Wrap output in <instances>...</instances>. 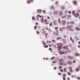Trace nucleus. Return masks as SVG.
<instances>
[{"instance_id":"obj_1","label":"nucleus","mask_w":80,"mask_h":80,"mask_svg":"<svg viewBox=\"0 0 80 80\" xmlns=\"http://www.w3.org/2000/svg\"><path fill=\"white\" fill-rule=\"evenodd\" d=\"M73 28V26L72 25H71V26H69L68 25L66 27V28L67 30H69L70 31H71V32H73L74 31V30L73 29H72Z\"/></svg>"},{"instance_id":"obj_2","label":"nucleus","mask_w":80,"mask_h":80,"mask_svg":"<svg viewBox=\"0 0 80 80\" xmlns=\"http://www.w3.org/2000/svg\"><path fill=\"white\" fill-rule=\"evenodd\" d=\"M57 45H58V47L57 48L59 50H60L62 48V47L63 46V44H62V43H57Z\"/></svg>"},{"instance_id":"obj_3","label":"nucleus","mask_w":80,"mask_h":80,"mask_svg":"<svg viewBox=\"0 0 80 80\" xmlns=\"http://www.w3.org/2000/svg\"><path fill=\"white\" fill-rule=\"evenodd\" d=\"M41 21L42 23H43L44 22V23H45V24L46 25H48V24H49V23H50V22H47L48 20H47V19H45L44 21V20L43 19V18H42L41 19Z\"/></svg>"},{"instance_id":"obj_4","label":"nucleus","mask_w":80,"mask_h":80,"mask_svg":"<svg viewBox=\"0 0 80 80\" xmlns=\"http://www.w3.org/2000/svg\"><path fill=\"white\" fill-rule=\"evenodd\" d=\"M59 33V31L58 30H56V32L54 31L53 33V35H54L55 36H58V33Z\"/></svg>"},{"instance_id":"obj_5","label":"nucleus","mask_w":80,"mask_h":80,"mask_svg":"<svg viewBox=\"0 0 80 80\" xmlns=\"http://www.w3.org/2000/svg\"><path fill=\"white\" fill-rule=\"evenodd\" d=\"M66 29V28L65 27H62V28H60L59 30V32H61V33H62V32H63L64 30H65Z\"/></svg>"},{"instance_id":"obj_6","label":"nucleus","mask_w":80,"mask_h":80,"mask_svg":"<svg viewBox=\"0 0 80 80\" xmlns=\"http://www.w3.org/2000/svg\"><path fill=\"white\" fill-rule=\"evenodd\" d=\"M67 53V51L63 52V51H60L59 52V53L60 55H62L63 54H66Z\"/></svg>"},{"instance_id":"obj_7","label":"nucleus","mask_w":80,"mask_h":80,"mask_svg":"<svg viewBox=\"0 0 80 80\" xmlns=\"http://www.w3.org/2000/svg\"><path fill=\"white\" fill-rule=\"evenodd\" d=\"M80 70V66H78V68L75 69V71L76 72H79Z\"/></svg>"},{"instance_id":"obj_8","label":"nucleus","mask_w":80,"mask_h":80,"mask_svg":"<svg viewBox=\"0 0 80 80\" xmlns=\"http://www.w3.org/2000/svg\"><path fill=\"white\" fill-rule=\"evenodd\" d=\"M53 24L54 25H57V23H58V22H57V20H55L53 21Z\"/></svg>"},{"instance_id":"obj_9","label":"nucleus","mask_w":80,"mask_h":80,"mask_svg":"<svg viewBox=\"0 0 80 80\" xmlns=\"http://www.w3.org/2000/svg\"><path fill=\"white\" fill-rule=\"evenodd\" d=\"M79 15H80V14H79L78 13H76L74 15V16H75L76 18H77V17H79Z\"/></svg>"},{"instance_id":"obj_10","label":"nucleus","mask_w":80,"mask_h":80,"mask_svg":"<svg viewBox=\"0 0 80 80\" xmlns=\"http://www.w3.org/2000/svg\"><path fill=\"white\" fill-rule=\"evenodd\" d=\"M75 29L77 31H80V28L78 27H76Z\"/></svg>"},{"instance_id":"obj_11","label":"nucleus","mask_w":80,"mask_h":80,"mask_svg":"<svg viewBox=\"0 0 80 80\" xmlns=\"http://www.w3.org/2000/svg\"><path fill=\"white\" fill-rule=\"evenodd\" d=\"M58 13H59V12H58V11H55L53 12V13L55 15L56 14H58Z\"/></svg>"},{"instance_id":"obj_12","label":"nucleus","mask_w":80,"mask_h":80,"mask_svg":"<svg viewBox=\"0 0 80 80\" xmlns=\"http://www.w3.org/2000/svg\"><path fill=\"white\" fill-rule=\"evenodd\" d=\"M62 23L63 25H65V23H66V21L65 20L62 21Z\"/></svg>"},{"instance_id":"obj_13","label":"nucleus","mask_w":80,"mask_h":80,"mask_svg":"<svg viewBox=\"0 0 80 80\" xmlns=\"http://www.w3.org/2000/svg\"><path fill=\"white\" fill-rule=\"evenodd\" d=\"M67 63L68 64V65H72V62L71 61H69L67 62Z\"/></svg>"},{"instance_id":"obj_14","label":"nucleus","mask_w":80,"mask_h":80,"mask_svg":"<svg viewBox=\"0 0 80 80\" xmlns=\"http://www.w3.org/2000/svg\"><path fill=\"white\" fill-rule=\"evenodd\" d=\"M70 40L73 43H74V40L72 39V38L71 37H70Z\"/></svg>"},{"instance_id":"obj_15","label":"nucleus","mask_w":80,"mask_h":80,"mask_svg":"<svg viewBox=\"0 0 80 80\" xmlns=\"http://www.w3.org/2000/svg\"><path fill=\"white\" fill-rule=\"evenodd\" d=\"M62 48H63V49H68V47L67 46H64L62 47Z\"/></svg>"},{"instance_id":"obj_16","label":"nucleus","mask_w":80,"mask_h":80,"mask_svg":"<svg viewBox=\"0 0 80 80\" xmlns=\"http://www.w3.org/2000/svg\"><path fill=\"white\" fill-rule=\"evenodd\" d=\"M66 24L68 25H71V23L70 22H67Z\"/></svg>"},{"instance_id":"obj_17","label":"nucleus","mask_w":80,"mask_h":80,"mask_svg":"<svg viewBox=\"0 0 80 80\" xmlns=\"http://www.w3.org/2000/svg\"><path fill=\"white\" fill-rule=\"evenodd\" d=\"M64 61V60L63 59H60L59 60V62H63Z\"/></svg>"},{"instance_id":"obj_18","label":"nucleus","mask_w":80,"mask_h":80,"mask_svg":"<svg viewBox=\"0 0 80 80\" xmlns=\"http://www.w3.org/2000/svg\"><path fill=\"white\" fill-rule=\"evenodd\" d=\"M67 68H65L64 69V71L65 72H67Z\"/></svg>"},{"instance_id":"obj_19","label":"nucleus","mask_w":80,"mask_h":80,"mask_svg":"<svg viewBox=\"0 0 80 80\" xmlns=\"http://www.w3.org/2000/svg\"><path fill=\"white\" fill-rule=\"evenodd\" d=\"M69 72L70 73H72L73 72V70H72V69H69Z\"/></svg>"},{"instance_id":"obj_20","label":"nucleus","mask_w":80,"mask_h":80,"mask_svg":"<svg viewBox=\"0 0 80 80\" xmlns=\"http://www.w3.org/2000/svg\"><path fill=\"white\" fill-rule=\"evenodd\" d=\"M69 72L70 73H72L73 72V70H72V69H69Z\"/></svg>"},{"instance_id":"obj_21","label":"nucleus","mask_w":80,"mask_h":80,"mask_svg":"<svg viewBox=\"0 0 80 80\" xmlns=\"http://www.w3.org/2000/svg\"><path fill=\"white\" fill-rule=\"evenodd\" d=\"M70 22L71 23V25H73V24H74V23H75V22H74L73 21H71Z\"/></svg>"},{"instance_id":"obj_22","label":"nucleus","mask_w":80,"mask_h":80,"mask_svg":"<svg viewBox=\"0 0 80 80\" xmlns=\"http://www.w3.org/2000/svg\"><path fill=\"white\" fill-rule=\"evenodd\" d=\"M73 4H77V1H74L73 2Z\"/></svg>"},{"instance_id":"obj_23","label":"nucleus","mask_w":80,"mask_h":80,"mask_svg":"<svg viewBox=\"0 0 80 80\" xmlns=\"http://www.w3.org/2000/svg\"><path fill=\"white\" fill-rule=\"evenodd\" d=\"M58 27H56L54 28L55 30H58Z\"/></svg>"},{"instance_id":"obj_24","label":"nucleus","mask_w":80,"mask_h":80,"mask_svg":"<svg viewBox=\"0 0 80 80\" xmlns=\"http://www.w3.org/2000/svg\"><path fill=\"white\" fill-rule=\"evenodd\" d=\"M38 13H40V12H42V10L41 9H39L38 11Z\"/></svg>"},{"instance_id":"obj_25","label":"nucleus","mask_w":80,"mask_h":80,"mask_svg":"<svg viewBox=\"0 0 80 80\" xmlns=\"http://www.w3.org/2000/svg\"><path fill=\"white\" fill-rule=\"evenodd\" d=\"M58 22L59 23H61L62 22H61V21L60 20V19H58Z\"/></svg>"},{"instance_id":"obj_26","label":"nucleus","mask_w":80,"mask_h":80,"mask_svg":"<svg viewBox=\"0 0 80 80\" xmlns=\"http://www.w3.org/2000/svg\"><path fill=\"white\" fill-rule=\"evenodd\" d=\"M45 38H47V36H48V33H46L45 35Z\"/></svg>"},{"instance_id":"obj_27","label":"nucleus","mask_w":80,"mask_h":80,"mask_svg":"<svg viewBox=\"0 0 80 80\" xmlns=\"http://www.w3.org/2000/svg\"><path fill=\"white\" fill-rule=\"evenodd\" d=\"M52 25L53 24H52V22H51L49 25V26H50V27H51V26H52Z\"/></svg>"},{"instance_id":"obj_28","label":"nucleus","mask_w":80,"mask_h":80,"mask_svg":"<svg viewBox=\"0 0 80 80\" xmlns=\"http://www.w3.org/2000/svg\"><path fill=\"white\" fill-rule=\"evenodd\" d=\"M57 40H59V39H62L61 37H58V38H57Z\"/></svg>"},{"instance_id":"obj_29","label":"nucleus","mask_w":80,"mask_h":80,"mask_svg":"<svg viewBox=\"0 0 80 80\" xmlns=\"http://www.w3.org/2000/svg\"><path fill=\"white\" fill-rule=\"evenodd\" d=\"M75 13V11H73L72 12V15H74Z\"/></svg>"},{"instance_id":"obj_30","label":"nucleus","mask_w":80,"mask_h":80,"mask_svg":"<svg viewBox=\"0 0 80 80\" xmlns=\"http://www.w3.org/2000/svg\"><path fill=\"white\" fill-rule=\"evenodd\" d=\"M76 56H78L79 55V54L78 53H76L75 54Z\"/></svg>"},{"instance_id":"obj_31","label":"nucleus","mask_w":80,"mask_h":80,"mask_svg":"<svg viewBox=\"0 0 80 80\" xmlns=\"http://www.w3.org/2000/svg\"><path fill=\"white\" fill-rule=\"evenodd\" d=\"M62 15V12L60 11L59 13V15L61 16V15Z\"/></svg>"},{"instance_id":"obj_32","label":"nucleus","mask_w":80,"mask_h":80,"mask_svg":"<svg viewBox=\"0 0 80 80\" xmlns=\"http://www.w3.org/2000/svg\"><path fill=\"white\" fill-rule=\"evenodd\" d=\"M61 8L62 10H64L65 9V7L64 6H62L61 7Z\"/></svg>"},{"instance_id":"obj_33","label":"nucleus","mask_w":80,"mask_h":80,"mask_svg":"<svg viewBox=\"0 0 80 80\" xmlns=\"http://www.w3.org/2000/svg\"><path fill=\"white\" fill-rule=\"evenodd\" d=\"M67 73H68V75H70V76L72 75V74L71 73H69V72H67Z\"/></svg>"},{"instance_id":"obj_34","label":"nucleus","mask_w":80,"mask_h":80,"mask_svg":"<svg viewBox=\"0 0 80 80\" xmlns=\"http://www.w3.org/2000/svg\"><path fill=\"white\" fill-rule=\"evenodd\" d=\"M44 48H45V47H46V48H48V46L47 45L46 46H44Z\"/></svg>"},{"instance_id":"obj_35","label":"nucleus","mask_w":80,"mask_h":80,"mask_svg":"<svg viewBox=\"0 0 80 80\" xmlns=\"http://www.w3.org/2000/svg\"><path fill=\"white\" fill-rule=\"evenodd\" d=\"M58 68L59 69H61V68H62V67L61 66H59L58 67Z\"/></svg>"},{"instance_id":"obj_36","label":"nucleus","mask_w":80,"mask_h":80,"mask_svg":"<svg viewBox=\"0 0 80 80\" xmlns=\"http://www.w3.org/2000/svg\"><path fill=\"white\" fill-rule=\"evenodd\" d=\"M69 70H70V69H72V67L71 66H69Z\"/></svg>"},{"instance_id":"obj_37","label":"nucleus","mask_w":80,"mask_h":80,"mask_svg":"<svg viewBox=\"0 0 80 80\" xmlns=\"http://www.w3.org/2000/svg\"><path fill=\"white\" fill-rule=\"evenodd\" d=\"M27 2V3H28V4H30V2L29 1H28Z\"/></svg>"},{"instance_id":"obj_38","label":"nucleus","mask_w":80,"mask_h":80,"mask_svg":"<svg viewBox=\"0 0 80 80\" xmlns=\"http://www.w3.org/2000/svg\"><path fill=\"white\" fill-rule=\"evenodd\" d=\"M55 3H56V5L58 4V1H56L55 2Z\"/></svg>"},{"instance_id":"obj_39","label":"nucleus","mask_w":80,"mask_h":80,"mask_svg":"<svg viewBox=\"0 0 80 80\" xmlns=\"http://www.w3.org/2000/svg\"><path fill=\"white\" fill-rule=\"evenodd\" d=\"M53 8H54V7L53 6H51V9H53Z\"/></svg>"},{"instance_id":"obj_40","label":"nucleus","mask_w":80,"mask_h":80,"mask_svg":"<svg viewBox=\"0 0 80 80\" xmlns=\"http://www.w3.org/2000/svg\"><path fill=\"white\" fill-rule=\"evenodd\" d=\"M32 20H35V18L34 17H32Z\"/></svg>"},{"instance_id":"obj_41","label":"nucleus","mask_w":80,"mask_h":80,"mask_svg":"<svg viewBox=\"0 0 80 80\" xmlns=\"http://www.w3.org/2000/svg\"><path fill=\"white\" fill-rule=\"evenodd\" d=\"M37 26H35L34 27V28L35 29V30H36V29H37Z\"/></svg>"},{"instance_id":"obj_42","label":"nucleus","mask_w":80,"mask_h":80,"mask_svg":"<svg viewBox=\"0 0 80 80\" xmlns=\"http://www.w3.org/2000/svg\"><path fill=\"white\" fill-rule=\"evenodd\" d=\"M63 77H66V76H67V75H66V74H64L63 75H62Z\"/></svg>"},{"instance_id":"obj_43","label":"nucleus","mask_w":80,"mask_h":80,"mask_svg":"<svg viewBox=\"0 0 80 80\" xmlns=\"http://www.w3.org/2000/svg\"><path fill=\"white\" fill-rule=\"evenodd\" d=\"M54 58H55V57H52L51 58V60H53V59H54Z\"/></svg>"},{"instance_id":"obj_44","label":"nucleus","mask_w":80,"mask_h":80,"mask_svg":"<svg viewBox=\"0 0 80 80\" xmlns=\"http://www.w3.org/2000/svg\"><path fill=\"white\" fill-rule=\"evenodd\" d=\"M60 72H63V69L60 70Z\"/></svg>"},{"instance_id":"obj_45","label":"nucleus","mask_w":80,"mask_h":80,"mask_svg":"<svg viewBox=\"0 0 80 80\" xmlns=\"http://www.w3.org/2000/svg\"><path fill=\"white\" fill-rule=\"evenodd\" d=\"M77 78L78 79V80H80V77H77Z\"/></svg>"},{"instance_id":"obj_46","label":"nucleus","mask_w":80,"mask_h":80,"mask_svg":"<svg viewBox=\"0 0 80 80\" xmlns=\"http://www.w3.org/2000/svg\"><path fill=\"white\" fill-rule=\"evenodd\" d=\"M75 62H76V61L73 60L72 62V63H75Z\"/></svg>"},{"instance_id":"obj_47","label":"nucleus","mask_w":80,"mask_h":80,"mask_svg":"<svg viewBox=\"0 0 80 80\" xmlns=\"http://www.w3.org/2000/svg\"><path fill=\"white\" fill-rule=\"evenodd\" d=\"M58 74L59 75H62V73H58Z\"/></svg>"},{"instance_id":"obj_48","label":"nucleus","mask_w":80,"mask_h":80,"mask_svg":"<svg viewBox=\"0 0 80 80\" xmlns=\"http://www.w3.org/2000/svg\"><path fill=\"white\" fill-rule=\"evenodd\" d=\"M65 16H63L61 17V18H65Z\"/></svg>"},{"instance_id":"obj_49","label":"nucleus","mask_w":80,"mask_h":80,"mask_svg":"<svg viewBox=\"0 0 80 80\" xmlns=\"http://www.w3.org/2000/svg\"><path fill=\"white\" fill-rule=\"evenodd\" d=\"M47 18H48V19H50V17L48 16L47 17Z\"/></svg>"},{"instance_id":"obj_50","label":"nucleus","mask_w":80,"mask_h":80,"mask_svg":"<svg viewBox=\"0 0 80 80\" xmlns=\"http://www.w3.org/2000/svg\"><path fill=\"white\" fill-rule=\"evenodd\" d=\"M68 53H71V51H68Z\"/></svg>"},{"instance_id":"obj_51","label":"nucleus","mask_w":80,"mask_h":80,"mask_svg":"<svg viewBox=\"0 0 80 80\" xmlns=\"http://www.w3.org/2000/svg\"><path fill=\"white\" fill-rule=\"evenodd\" d=\"M52 42H55V40H52Z\"/></svg>"},{"instance_id":"obj_52","label":"nucleus","mask_w":80,"mask_h":80,"mask_svg":"<svg viewBox=\"0 0 80 80\" xmlns=\"http://www.w3.org/2000/svg\"><path fill=\"white\" fill-rule=\"evenodd\" d=\"M37 34H39L40 33V32H39L38 31H37Z\"/></svg>"},{"instance_id":"obj_53","label":"nucleus","mask_w":80,"mask_h":80,"mask_svg":"<svg viewBox=\"0 0 80 80\" xmlns=\"http://www.w3.org/2000/svg\"><path fill=\"white\" fill-rule=\"evenodd\" d=\"M68 58H69V59H70V58H71V57H70V56H68Z\"/></svg>"},{"instance_id":"obj_54","label":"nucleus","mask_w":80,"mask_h":80,"mask_svg":"<svg viewBox=\"0 0 80 80\" xmlns=\"http://www.w3.org/2000/svg\"><path fill=\"white\" fill-rule=\"evenodd\" d=\"M73 77H75V75H73L72 76V78Z\"/></svg>"},{"instance_id":"obj_55","label":"nucleus","mask_w":80,"mask_h":80,"mask_svg":"<svg viewBox=\"0 0 80 80\" xmlns=\"http://www.w3.org/2000/svg\"><path fill=\"white\" fill-rule=\"evenodd\" d=\"M30 2H33V0H29Z\"/></svg>"},{"instance_id":"obj_56","label":"nucleus","mask_w":80,"mask_h":80,"mask_svg":"<svg viewBox=\"0 0 80 80\" xmlns=\"http://www.w3.org/2000/svg\"><path fill=\"white\" fill-rule=\"evenodd\" d=\"M62 65V63L61 62L59 63V65Z\"/></svg>"},{"instance_id":"obj_57","label":"nucleus","mask_w":80,"mask_h":80,"mask_svg":"<svg viewBox=\"0 0 80 80\" xmlns=\"http://www.w3.org/2000/svg\"><path fill=\"white\" fill-rule=\"evenodd\" d=\"M43 13H45V10H44L43 11Z\"/></svg>"},{"instance_id":"obj_58","label":"nucleus","mask_w":80,"mask_h":80,"mask_svg":"<svg viewBox=\"0 0 80 80\" xmlns=\"http://www.w3.org/2000/svg\"><path fill=\"white\" fill-rule=\"evenodd\" d=\"M68 13H69V14H71V12L69 11L68 12Z\"/></svg>"},{"instance_id":"obj_59","label":"nucleus","mask_w":80,"mask_h":80,"mask_svg":"<svg viewBox=\"0 0 80 80\" xmlns=\"http://www.w3.org/2000/svg\"><path fill=\"white\" fill-rule=\"evenodd\" d=\"M63 80H66L65 78L64 77L63 78Z\"/></svg>"},{"instance_id":"obj_60","label":"nucleus","mask_w":80,"mask_h":80,"mask_svg":"<svg viewBox=\"0 0 80 80\" xmlns=\"http://www.w3.org/2000/svg\"><path fill=\"white\" fill-rule=\"evenodd\" d=\"M63 37L64 38H66V35H64Z\"/></svg>"},{"instance_id":"obj_61","label":"nucleus","mask_w":80,"mask_h":80,"mask_svg":"<svg viewBox=\"0 0 80 80\" xmlns=\"http://www.w3.org/2000/svg\"><path fill=\"white\" fill-rule=\"evenodd\" d=\"M57 69V67H54V70H56V69Z\"/></svg>"},{"instance_id":"obj_62","label":"nucleus","mask_w":80,"mask_h":80,"mask_svg":"<svg viewBox=\"0 0 80 80\" xmlns=\"http://www.w3.org/2000/svg\"><path fill=\"white\" fill-rule=\"evenodd\" d=\"M49 43H52V41H49Z\"/></svg>"},{"instance_id":"obj_63","label":"nucleus","mask_w":80,"mask_h":80,"mask_svg":"<svg viewBox=\"0 0 80 80\" xmlns=\"http://www.w3.org/2000/svg\"><path fill=\"white\" fill-rule=\"evenodd\" d=\"M43 45H46V43L44 42L43 43Z\"/></svg>"},{"instance_id":"obj_64","label":"nucleus","mask_w":80,"mask_h":80,"mask_svg":"<svg viewBox=\"0 0 80 80\" xmlns=\"http://www.w3.org/2000/svg\"><path fill=\"white\" fill-rule=\"evenodd\" d=\"M78 48H80V45H79L78 46Z\"/></svg>"}]
</instances>
